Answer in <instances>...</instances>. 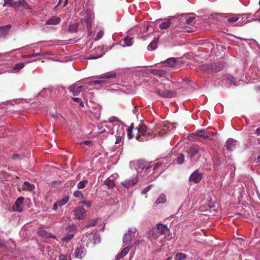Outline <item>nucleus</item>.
<instances>
[{
    "label": "nucleus",
    "mask_w": 260,
    "mask_h": 260,
    "mask_svg": "<svg viewBox=\"0 0 260 260\" xmlns=\"http://www.w3.org/2000/svg\"><path fill=\"white\" fill-rule=\"evenodd\" d=\"M200 69L207 74L213 73V66L212 64H205L201 65L199 67Z\"/></svg>",
    "instance_id": "nucleus-13"
},
{
    "label": "nucleus",
    "mask_w": 260,
    "mask_h": 260,
    "mask_svg": "<svg viewBox=\"0 0 260 260\" xmlns=\"http://www.w3.org/2000/svg\"><path fill=\"white\" fill-rule=\"evenodd\" d=\"M88 181L87 180H83L80 181L77 184L78 189H83L85 187L86 185L87 184Z\"/></svg>",
    "instance_id": "nucleus-35"
},
{
    "label": "nucleus",
    "mask_w": 260,
    "mask_h": 260,
    "mask_svg": "<svg viewBox=\"0 0 260 260\" xmlns=\"http://www.w3.org/2000/svg\"><path fill=\"white\" fill-rule=\"evenodd\" d=\"M134 123H132L130 127L127 129V135L129 139H131L133 138H136V133L134 132Z\"/></svg>",
    "instance_id": "nucleus-25"
},
{
    "label": "nucleus",
    "mask_w": 260,
    "mask_h": 260,
    "mask_svg": "<svg viewBox=\"0 0 260 260\" xmlns=\"http://www.w3.org/2000/svg\"><path fill=\"white\" fill-rule=\"evenodd\" d=\"M199 148V153L201 152H204L205 151V149L204 147H200L198 146Z\"/></svg>",
    "instance_id": "nucleus-57"
},
{
    "label": "nucleus",
    "mask_w": 260,
    "mask_h": 260,
    "mask_svg": "<svg viewBox=\"0 0 260 260\" xmlns=\"http://www.w3.org/2000/svg\"><path fill=\"white\" fill-rule=\"evenodd\" d=\"M132 38L126 37L124 39L120 41V44L122 46H131L133 44V40Z\"/></svg>",
    "instance_id": "nucleus-26"
},
{
    "label": "nucleus",
    "mask_w": 260,
    "mask_h": 260,
    "mask_svg": "<svg viewBox=\"0 0 260 260\" xmlns=\"http://www.w3.org/2000/svg\"><path fill=\"white\" fill-rule=\"evenodd\" d=\"M5 247V243L1 240H0V248Z\"/></svg>",
    "instance_id": "nucleus-58"
},
{
    "label": "nucleus",
    "mask_w": 260,
    "mask_h": 260,
    "mask_svg": "<svg viewBox=\"0 0 260 260\" xmlns=\"http://www.w3.org/2000/svg\"><path fill=\"white\" fill-rule=\"evenodd\" d=\"M202 178L203 174L199 173L198 171H196L191 174L189 177V181L198 183L200 182Z\"/></svg>",
    "instance_id": "nucleus-9"
},
{
    "label": "nucleus",
    "mask_w": 260,
    "mask_h": 260,
    "mask_svg": "<svg viewBox=\"0 0 260 260\" xmlns=\"http://www.w3.org/2000/svg\"><path fill=\"white\" fill-rule=\"evenodd\" d=\"M103 34H104L103 31H102V30H100V31H99V32L97 33V34H96V37H95V38L94 40H95V41H97V40H98L100 39L103 37Z\"/></svg>",
    "instance_id": "nucleus-46"
},
{
    "label": "nucleus",
    "mask_w": 260,
    "mask_h": 260,
    "mask_svg": "<svg viewBox=\"0 0 260 260\" xmlns=\"http://www.w3.org/2000/svg\"><path fill=\"white\" fill-rule=\"evenodd\" d=\"M59 260H67V256L64 254H60L59 256Z\"/></svg>",
    "instance_id": "nucleus-52"
},
{
    "label": "nucleus",
    "mask_w": 260,
    "mask_h": 260,
    "mask_svg": "<svg viewBox=\"0 0 260 260\" xmlns=\"http://www.w3.org/2000/svg\"><path fill=\"white\" fill-rule=\"evenodd\" d=\"M84 143L86 144V145H88L90 143H91V141H85L84 142Z\"/></svg>",
    "instance_id": "nucleus-61"
},
{
    "label": "nucleus",
    "mask_w": 260,
    "mask_h": 260,
    "mask_svg": "<svg viewBox=\"0 0 260 260\" xmlns=\"http://www.w3.org/2000/svg\"><path fill=\"white\" fill-rule=\"evenodd\" d=\"M157 41H155V38H154V40L153 41L151 42L149 45L147 47V49L149 50L152 51L154 50L157 47L156 42Z\"/></svg>",
    "instance_id": "nucleus-34"
},
{
    "label": "nucleus",
    "mask_w": 260,
    "mask_h": 260,
    "mask_svg": "<svg viewBox=\"0 0 260 260\" xmlns=\"http://www.w3.org/2000/svg\"><path fill=\"white\" fill-rule=\"evenodd\" d=\"M212 66H213V73L218 72L223 69L224 64L222 62H218L217 63L212 64Z\"/></svg>",
    "instance_id": "nucleus-23"
},
{
    "label": "nucleus",
    "mask_w": 260,
    "mask_h": 260,
    "mask_svg": "<svg viewBox=\"0 0 260 260\" xmlns=\"http://www.w3.org/2000/svg\"><path fill=\"white\" fill-rule=\"evenodd\" d=\"M69 200V198L68 196L64 197L62 199L59 200L53 204V209L56 210L59 207H61L66 204Z\"/></svg>",
    "instance_id": "nucleus-10"
},
{
    "label": "nucleus",
    "mask_w": 260,
    "mask_h": 260,
    "mask_svg": "<svg viewBox=\"0 0 260 260\" xmlns=\"http://www.w3.org/2000/svg\"><path fill=\"white\" fill-rule=\"evenodd\" d=\"M224 17L227 18V20L229 22H236L239 19V18L237 15L234 14L225 15Z\"/></svg>",
    "instance_id": "nucleus-29"
},
{
    "label": "nucleus",
    "mask_w": 260,
    "mask_h": 260,
    "mask_svg": "<svg viewBox=\"0 0 260 260\" xmlns=\"http://www.w3.org/2000/svg\"><path fill=\"white\" fill-rule=\"evenodd\" d=\"M72 99L73 101L79 103L80 107H84V104L81 99L78 98H72Z\"/></svg>",
    "instance_id": "nucleus-40"
},
{
    "label": "nucleus",
    "mask_w": 260,
    "mask_h": 260,
    "mask_svg": "<svg viewBox=\"0 0 260 260\" xmlns=\"http://www.w3.org/2000/svg\"><path fill=\"white\" fill-rule=\"evenodd\" d=\"M68 4V0H65L64 4H63V7H66Z\"/></svg>",
    "instance_id": "nucleus-60"
},
{
    "label": "nucleus",
    "mask_w": 260,
    "mask_h": 260,
    "mask_svg": "<svg viewBox=\"0 0 260 260\" xmlns=\"http://www.w3.org/2000/svg\"><path fill=\"white\" fill-rule=\"evenodd\" d=\"M96 219H91L88 221L86 226L87 227L94 226L96 224Z\"/></svg>",
    "instance_id": "nucleus-44"
},
{
    "label": "nucleus",
    "mask_w": 260,
    "mask_h": 260,
    "mask_svg": "<svg viewBox=\"0 0 260 260\" xmlns=\"http://www.w3.org/2000/svg\"><path fill=\"white\" fill-rule=\"evenodd\" d=\"M24 198L22 197H19L15 203V207H14V211L21 212L22 211V209L21 207V205L23 203Z\"/></svg>",
    "instance_id": "nucleus-11"
},
{
    "label": "nucleus",
    "mask_w": 260,
    "mask_h": 260,
    "mask_svg": "<svg viewBox=\"0 0 260 260\" xmlns=\"http://www.w3.org/2000/svg\"><path fill=\"white\" fill-rule=\"evenodd\" d=\"M180 26L184 28L188 25H192L196 22V17L191 14H181L179 18Z\"/></svg>",
    "instance_id": "nucleus-2"
},
{
    "label": "nucleus",
    "mask_w": 260,
    "mask_h": 260,
    "mask_svg": "<svg viewBox=\"0 0 260 260\" xmlns=\"http://www.w3.org/2000/svg\"><path fill=\"white\" fill-rule=\"evenodd\" d=\"M177 161L179 164H182L184 162V155L181 154L177 158Z\"/></svg>",
    "instance_id": "nucleus-41"
},
{
    "label": "nucleus",
    "mask_w": 260,
    "mask_h": 260,
    "mask_svg": "<svg viewBox=\"0 0 260 260\" xmlns=\"http://www.w3.org/2000/svg\"><path fill=\"white\" fill-rule=\"evenodd\" d=\"M82 86H76L75 85H72L69 87V89L70 92H73V95L77 96L82 91Z\"/></svg>",
    "instance_id": "nucleus-16"
},
{
    "label": "nucleus",
    "mask_w": 260,
    "mask_h": 260,
    "mask_svg": "<svg viewBox=\"0 0 260 260\" xmlns=\"http://www.w3.org/2000/svg\"><path fill=\"white\" fill-rule=\"evenodd\" d=\"M134 132L136 133V139L142 142L146 140L150 135V132L147 126L143 124H139V126L134 129Z\"/></svg>",
    "instance_id": "nucleus-1"
},
{
    "label": "nucleus",
    "mask_w": 260,
    "mask_h": 260,
    "mask_svg": "<svg viewBox=\"0 0 260 260\" xmlns=\"http://www.w3.org/2000/svg\"><path fill=\"white\" fill-rule=\"evenodd\" d=\"M187 153L189 156L191 158L193 157L195 155L199 153V148L198 145H194L190 147L187 150Z\"/></svg>",
    "instance_id": "nucleus-14"
},
{
    "label": "nucleus",
    "mask_w": 260,
    "mask_h": 260,
    "mask_svg": "<svg viewBox=\"0 0 260 260\" xmlns=\"http://www.w3.org/2000/svg\"><path fill=\"white\" fill-rule=\"evenodd\" d=\"M173 16H169L168 17L164 19V29H167L170 26L171 21L174 19Z\"/></svg>",
    "instance_id": "nucleus-30"
},
{
    "label": "nucleus",
    "mask_w": 260,
    "mask_h": 260,
    "mask_svg": "<svg viewBox=\"0 0 260 260\" xmlns=\"http://www.w3.org/2000/svg\"><path fill=\"white\" fill-rule=\"evenodd\" d=\"M11 28L10 24L2 26L0 27V37H5Z\"/></svg>",
    "instance_id": "nucleus-18"
},
{
    "label": "nucleus",
    "mask_w": 260,
    "mask_h": 260,
    "mask_svg": "<svg viewBox=\"0 0 260 260\" xmlns=\"http://www.w3.org/2000/svg\"><path fill=\"white\" fill-rule=\"evenodd\" d=\"M78 27V24L77 23L70 25L69 27V31L70 32L74 33L76 32Z\"/></svg>",
    "instance_id": "nucleus-37"
},
{
    "label": "nucleus",
    "mask_w": 260,
    "mask_h": 260,
    "mask_svg": "<svg viewBox=\"0 0 260 260\" xmlns=\"http://www.w3.org/2000/svg\"><path fill=\"white\" fill-rule=\"evenodd\" d=\"M66 230L69 232L66 234L61 240L64 242L68 243L74 237V234L76 232L77 227L75 225L72 224L67 227Z\"/></svg>",
    "instance_id": "nucleus-5"
},
{
    "label": "nucleus",
    "mask_w": 260,
    "mask_h": 260,
    "mask_svg": "<svg viewBox=\"0 0 260 260\" xmlns=\"http://www.w3.org/2000/svg\"><path fill=\"white\" fill-rule=\"evenodd\" d=\"M162 203V198L159 197L155 202L154 206L156 207L158 205Z\"/></svg>",
    "instance_id": "nucleus-48"
},
{
    "label": "nucleus",
    "mask_w": 260,
    "mask_h": 260,
    "mask_svg": "<svg viewBox=\"0 0 260 260\" xmlns=\"http://www.w3.org/2000/svg\"><path fill=\"white\" fill-rule=\"evenodd\" d=\"M125 134V132L123 126H118L117 128L116 136H123Z\"/></svg>",
    "instance_id": "nucleus-36"
},
{
    "label": "nucleus",
    "mask_w": 260,
    "mask_h": 260,
    "mask_svg": "<svg viewBox=\"0 0 260 260\" xmlns=\"http://www.w3.org/2000/svg\"><path fill=\"white\" fill-rule=\"evenodd\" d=\"M102 55V53H101V54H100L99 55L90 57V58H91V59H96V58H99V57H101Z\"/></svg>",
    "instance_id": "nucleus-59"
},
{
    "label": "nucleus",
    "mask_w": 260,
    "mask_h": 260,
    "mask_svg": "<svg viewBox=\"0 0 260 260\" xmlns=\"http://www.w3.org/2000/svg\"><path fill=\"white\" fill-rule=\"evenodd\" d=\"M62 2V0H59L58 4H57V6L55 7V8H56L57 7L59 6L61 4Z\"/></svg>",
    "instance_id": "nucleus-62"
},
{
    "label": "nucleus",
    "mask_w": 260,
    "mask_h": 260,
    "mask_svg": "<svg viewBox=\"0 0 260 260\" xmlns=\"http://www.w3.org/2000/svg\"><path fill=\"white\" fill-rule=\"evenodd\" d=\"M195 134L204 139H207L211 136V133L205 130L198 131L196 132Z\"/></svg>",
    "instance_id": "nucleus-20"
},
{
    "label": "nucleus",
    "mask_w": 260,
    "mask_h": 260,
    "mask_svg": "<svg viewBox=\"0 0 260 260\" xmlns=\"http://www.w3.org/2000/svg\"><path fill=\"white\" fill-rule=\"evenodd\" d=\"M138 182L137 177L131 179H125L121 182V184L125 188H128L134 185Z\"/></svg>",
    "instance_id": "nucleus-8"
},
{
    "label": "nucleus",
    "mask_w": 260,
    "mask_h": 260,
    "mask_svg": "<svg viewBox=\"0 0 260 260\" xmlns=\"http://www.w3.org/2000/svg\"><path fill=\"white\" fill-rule=\"evenodd\" d=\"M35 188V185L30 183L28 181H25L21 188L22 190L31 191Z\"/></svg>",
    "instance_id": "nucleus-27"
},
{
    "label": "nucleus",
    "mask_w": 260,
    "mask_h": 260,
    "mask_svg": "<svg viewBox=\"0 0 260 260\" xmlns=\"http://www.w3.org/2000/svg\"><path fill=\"white\" fill-rule=\"evenodd\" d=\"M161 165V162H156L155 164V166H154V169H156L157 167L160 166Z\"/></svg>",
    "instance_id": "nucleus-55"
},
{
    "label": "nucleus",
    "mask_w": 260,
    "mask_h": 260,
    "mask_svg": "<svg viewBox=\"0 0 260 260\" xmlns=\"http://www.w3.org/2000/svg\"><path fill=\"white\" fill-rule=\"evenodd\" d=\"M116 76V74L114 72H109L103 75L100 79L114 78Z\"/></svg>",
    "instance_id": "nucleus-32"
},
{
    "label": "nucleus",
    "mask_w": 260,
    "mask_h": 260,
    "mask_svg": "<svg viewBox=\"0 0 260 260\" xmlns=\"http://www.w3.org/2000/svg\"><path fill=\"white\" fill-rule=\"evenodd\" d=\"M95 50H99V51H102V48H101V47H99H99H98L96 48V49H95Z\"/></svg>",
    "instance_id": "nucleus-63"
},
{
    "label": "nucleus",
    "mask_w": 260,
    "mask_h": 260,
    "mask_svg": "<svg viewBox=\"0 0 260 260\" xmlns=\"http://www.w3.org/2000/svg\"><path fill=\"white\" fill-rule=\"evenodd\" d=\"M131 248V246H126L124 247L121 251L115 257L116 260H119L125 256Z\"/></svg>",
    "instance_id": "nucleus-17"
},
{
    "label": "nucleus",
    "mask_w": 260,
    "mask_h": 260,
    "mask_svg": "<svg viewBox=\"0 0 260 260\" xmlns=\"http://www.w3.org/2000/svg\"><path fill=\"white\" fill-rule=\"evenodd\" d=\"M38 234L39 236L43 238H51L53 239L55 238V236L52 234L48 233L46 231L43 229H39L38 231Z\"/></svg>",
    "instance_id": "nucleus-19"
},
{
    "label": "nucleus",
    "mask_w": 260,
    "mask_h": 260,
    "mask_svg": "<svg viewBox=\"0 0 260 260\" xmlns=\"http://www.w3.org/2000/svg\"><path fill=\"white\" fill-rule=\"evenodd\" d=\"M151 73L154 75H158L159 77H161L162 75V71L161 70L153 69L151 70Z\"/></svg>",
    "instance_id": "nucleus-42"
},
{
    "label": "nucleus",
    "mask_w": 260,
    "mask_h": 260,
    "mask_svg": "<svg viewBox=\"0 0 260 260\" xmlns=\"http://www.w3.org/2000/svg\"><path fill=\"white\" fill-rule=\"evenodd\" d=\"M164 83V98H170L175 95L176 92L174 90L173 83L168 78L165 79Z\"/></svg>",
    "instance_id": "nucleus-3"
},
{
    "label": "nucleus",
    "mask_w": 260,
    "mask_h": 260,
    "mask_svg": "<svg viewBox=\"0 0 260 260\" xmlns=\"http://www.w3.org/2000/svg\"><path fill=\"white\" fill-rule=\"evenodd\" d=\"M117 176V174L111 175L105 181V184L109 188H113L115 186V181Z\"/></svg>",
    "instance_id": "nucleus-7"
},
{
    "label": "nucleus",
    "mask_w": 260,
    "mask_h": 260,
    "mask_svg": "<svg viewBox=\"0 0 260 260\" xmlns=\"http://www.w3.org/2000/svg\"><path fill=\"white\" fill-rule=\"evenodd\" d=\"M186 255L183 253H177L175 255L176 260H186Z\"/></svg>",
    "instance_id": "nucleus-33"
},
{
    "label": "nucleus",
    "mask_w": 260,
    "mask_h": 260,
    "mask_svg": "<svg viewBox=\"0 0 260 260\" xmlns=\"http://www.w3.org/2000/svg\"><path fill=\"white\" fill-rule=\"evenodd\" d=\"M162 234V224L159 223L156 228H153L149 231L147 237L152 240H156Z\"/></svg>",
    "instance_id": "nucleus-4"
},
{
    "label": "nucleus",
    "mask_w": 260,
    "mask_h": 260,
    "mask_svg": "<svg viewBox=\"0 0 260 260\" xmlns=\"http://www.w3.org/2000/svg\"><path fill=\"white\" fill-rule=\"evenodd\" d=\"M61 19L59 17L56 16H53L49 19H48L46 22V25H56L60 22Z\"/></svg>",
    "instance_id": "nucleus-24"
},
{
    "label": "nucleus",
    "mask_w": 260,
    "mask_h": 260,
    "mask_svg": "<svg viewBox=\"0 0 260 260\" xmlns=\"http://www.w3.org/2000/svg\"><path fill=\"white\" fill-rule=\"evenodd\" d=\"M164 235H165V238L167 239L168 240H171L172 237V235L170 232L169 229L164 224Z\"/></svg>",
    "instance_id": "nucleus-31"
},
{
    "label": "nucleus",
    "mask_w": 260,
    "mask_h": 260,
    "mask_svg": "<svg viewBox=\"0 0 260 260\" xmlns=\"http://www.w3.org/2000/svg\"><path fill=\"white\" fill-rule=\"evenodd\" d=\"M24 67V64L22 62H19L16 64L13 67V69L14 70H19L22 69Z\"/></svg>",
    "instance_id": "nucleus-39"
},
{
    "label": "nucleus",
    "mask_w": 260,
    "mask_h": 260,
    "mask_svg": "<svg viewBox=\"0 0 260 260\" xmlns=\"http://www.w3.org/2000/svg\"><path fill=\"white\" fill-rule=\"evenodd\" d=\"M12 158L14 159H19L20 158V156L18 154L15 153V154H13Z\"/></svg>",
    "instance_id": "nucleus-54"
},
{
    "label": "nucleus",
    "mask_w": 260,
    "mask_h": 260,
    "mask_svg": "<svg viewBox=\"0 0 260 260\" xmlns=\"http://www.w3.org/2000/svg\"><path fill=\"white\" fill-rule=\"evenodd\" d=\"M13 0H5L3 7H6V6H8L10 7H13Z\"/></svg>",
    "instance_id": "nucleus-43"
},
{
    "label": "nucleus",
    "mask_w": 260,
    "mask_h": 260,
    "mask_svg": "<svg viewBox=\"0 0 260 260\" xmlns=\"http://www.w3.org/2000/svg\"><path fill=\"white\" fill-rule=\"evenodd\" d=\"M73 195L75 198H78L80 199H83L84 198L83 193L79 190H75L74 192Z\"/></svg>",
    "instance_id": "nucleus-38"
},
{
    "label": "nucleus",
    "mask_w": 260,
    "mask_h": 260,
    "mask_svg": "<svg viewBox=\"0 0 260 260\" xmlns=\"http://www.w3.org/2000/svg\"><path fill=\"white\" fill-rule=\"evenodd\" d=\"M177 63V60L175 58L171 57L166 59L164 61V66H167L169 67H173L175 66Z\"/></svg>",
    "instance_id": "nucleus-22"
},
{
    "label": "nucleus",
    "mask_w": 260,
    "mask_h": 260,
    "mask_svg": "<svg viewBox=\"0 0 260 260\" xmlns=\"http://www.w3.org/2000/svg\"><path fill=\"white\" fill-rule=\"evenodd\" d=\"M229 80L231 84H233L234 85H237V82L236 81L235 78L231 76L229 78Z\"/></svg>",
    "instance_id": "nucleus-49"
},
{
    "label": "nucleus",
    "mask_w": 260,
    "mask_h": 260,
    "mask_svg": "<svg viewBox=\"0 0 260 260\" xmlns=\"http://www.w3.org/2000/svg\"><path fill=\"white\" fill-rule=\"evenodd\" d=\"M153 30L152 27L150 25L149 22L145 23L141 28V31L144 33L151 32Z\"/></svg>",
    "instance_id": "nucleus-28"
},
{
    "label": "nucleus",
    "mask_w": 260,
    "mask_h": 260,
    "mask_svg": "<svg viewBox=\"0 0 260 260\" xmlns=\"http://www.w3.org/2000/svg\"><path fill=\"white\" fill-rule=\"evenodd\" d=\"M75 218L78 220H83L86 216V211L84 208L81 206L76 207L73 211Z\"/></svg>",
    "instance_id": "nucleus-6"
},
{
    "label": "nucleus",
    "mask_w": 260,
    "mask_h": 260,
    "mask_svg": "<svg viewBox=\"0 0 260 260\" xmlns=\"http://www.w3.org/2000/svg\"><path fill=\"white\" fill-rule=\"evenodd\" d=\"M85 251L86 249L84 247L81 246L78 247L74 253L75 256L76 258L81 259L83 257Z\"/></svg>",
    "instance_id": "nucleus-21"
},
{
    "label": "nucleus",
    "mask_w": 260,
    "mask_h": 260,
    "mask_svg": "<svg viewBox=\"0 0 260 260\" xmlns=\"http://www.w3.org/2000/svg\"><path fill=\"white\" fill-rule=\"evenodd\" d=\"M171 124H170L169 122H168L167 121H164V129H163V131H164V134L165 133H166L167 132H165L166 131V128L165 127L167 128H169L170 127V126H171Z\"/></svg>",
    "instance_id": "nucleus-45"
},
{
    "label": "nucleus",
    "mask_w": 260,
    "mask_h": 260,
    "mask_svg": "<svg viewBox=\"0 0 260 260\" xmlns=\"http://www.w3.org/2000/svg\"><path fill=\"white\" fill-rule=\"evenodd\" d=\"M237 145V142L233 139H228L226 141L225 146L229 151L233 150Z\"/></svg>",
    "instance_id": "nucleus-12"
},
{
    "label": "nucleus",
    "mask_w": 260,
    "mask_h": 260,
    "mask_svg": "<svg viewBox=\"0 0 260 260\" xmlns=\"http://www.w3.org/2000/svg\"><path fill=\"white\" fill-rule=\"evenodd\" d=\"M116 136V142H115V144H119L120 141H121V136Z\"/></svg>",
    "instance_id": "nucleus-51"
},
{
    "label": "nucleus",
    "mask_w": 260,
    "mask_h": 260,
    "mask_svg": "<svg viewBox=\"0 0 260 260\" xmlns=\"http://www.w3.org/2000/svg\"><path fill=\"white\" fill-rule=\"evenodd\" d=\"M25 4H26V2L25 1H22L21 4L22 5H24Z\"/></svg>",
    "instance_id": "nucleus-64"
},
{
    "label": "nucleus",
    "mask_w": 260,
    "mask_h": 260,
    "mask_svg": "<svg viewBox=\"0 0 260 260\" xmlns=\"http://www.w3.org/2000/svg\"><path fill=\"white\" fill-rule=\"evenodd\" d=\"M81 203L83 204L88 208H90L91 206V203L89 201H83Z\"/></svg>",
    "instance_id": "nucleus-50"
},
{
    "label": "nucleus",
    "mask_w": 260,
    "mask_h": 260,
    "mask_svg": "<svg viewBox=\"0 0 260 260\" xmlns=\"http://www.w3.org/2000/svg\"><path fill=\"white\" fill-rule=\"evenodd\" d=\"M104 83H105V81L104 80H101V79L92 81L91 82V84L93 85L102 84H104Z\"/></svg>",
    "instance_id": "nucleus-47"
},
{
    "label": "nucleus",
    "mask_w": 260,
    "mask_h": 260,
    "mask_svg": "<svg viewBox=\"0 0 260 260\" xmlns=\"http://www.w3.org/2000/svg\"><path fill=\"white\" fill-rule=\"evenodd\" d=\"M40 53H34L31 55H30L29 56V57H36V56H38L39 55H40Z\"/></svg>",
    "instance_id": "nucleus-56"
},
{
    "label": "nucleus",
    "mask_w": 260,
    "mask_h": 260,
    "mask_svg": "<svg viewBox=\"0 0 260 260\" xmlns=\"http://www.w3.org/2000/svg\"><path fill=\"white\" fill-rule=\"evenodd\" d=\"M254 134L258 137H260V127L257 128Z\"/></svg>",
    "instance_id": "nucleus-53"
},
{
    "label": "nucleus",
    "mask_w": 260,
    "mask_h": 260,
    "mask_svg": "<svg viewBox=\"0 0 260 260\" xmlns=\"http://www.w3.org/2000/svg\"><path fill=\"white\" fill-rule=\"evenodd\" d=\"M135 232L128 231V233L124 234L123 238V242L126 245L134 237Z\"/></svg>",
    "instance_id": "nucleus-15"
}]
</instances>
